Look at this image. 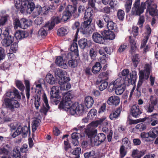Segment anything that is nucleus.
Returning a JSON list of instances; mask_svg holds the SVG:
<instances>
[{
    "label": "nucleus",
    "mask_w": 158,
    "mask_h": 158,
    "mask_svg": "<svg viewBox=\"0 0 158 158\" xmlns=\"http://www.w3.org/2000/svg\"><path fill=\"white\" fill-rule=\"evenodd\" d=\"M60 108L63 109L66 111H69L70 114L74 115L75 114L81 115L84 111V106L82 104H79L77 102L72 103L62 99L59 105Z\"/></svg>",
    "instance_id": "nucleus-1"
},
{
    "label": "nucleus",
    "mask_w": 158,
    "mask_h": 158,
    "mask_svg": "<svg viewBox=\"0 0 158 158\" xmlns=\"http://www.w3.org/2000/svg\"><path fill=\"white\" fill-rule=\"evenodd\" d=\"M5 95L9 98H6L4 100L6 108L12 110L14 108L19 107L20 105L18 102L13 99L14 98L19 99L21 98V96L17 89H14L13 91L9 90L5 94Z\"/></svg>",
    "instance_id": "nucleus-2"
},
{
    "label": "nucleus",
    "mask_w": 158,
    "mask_h": 158,
    "mask_svg": "<svg viewBox=\"0 0 158 158\" xmlns=\"http://www.w3.org/2000/svg\"><path fill=\"white\" fill-rule=\"evenodd\" d=\"M140 0H135L134 6L131 10L132 14L134 15H140L142 13L147 5V11L149 12V9H156L157 7L156 4L153 0H147L145 3H142L139 5Z\"/></svg>",
    "instance_id": "nucleus-3"
},
{
    "label": "nucleus",
    "mask_w": 158,
    "mask_h": 158,
    "mask_svg": "<svg viewBox=\"0 0 158 158\" xmlns=\"http://www.w3.org/2000/svg\"><path fill=\"white\" fill-rule=\"evenodd\" d=\"M71 87L70 84L68 82L64 83L59 87L58 86H54L51 89V95L53 98H55L57 99L60 98L59 95L60 88L63 90H67L70 89Z\"/></svg>",
    "instance_id": "nucleus-4"
},
{
    "label": "nucleus",
    "mask_w": 158,
    "mask_h": 158,
    "mask_svg": "<svg viewBox=\"0 0 158 158\" xmlns=\"http://www.w3.org/2000/svg\"><path fill=\"white\" fill-rule=\"evenodd\" d=\"M85 132L88 138L90 139L91 143L96 146L100 144L98 137L97 135H96L97 133V129L87 127L85 130Z\"/></svg>",
    "instance_id": "nucleus-5"
},
{
    "label": "nucleus",
    "mask_w": 158,
    "mask_h": 158,
    "mask_svg": "<svg viewBox=\"0 0 158 158\" xmlns=\"http://www.w3.org/2000/svg\"><path fill=\"white\" fill-rule=\"evenodd\" d=\"M15 131L11 132L10 135L13 138H15L17 136L22 134L23 137H26L27 134L30 133V129L29 127L25 126L23 127L20 125L16 129Z\"/></svg>",
    "instance_id": "nucleus-6"
},
{
    "label": "nucleus",
    "mask_w": 158,
    "mask_h": 158,
    "mask_svg": "<svg viewBox=\"0 0 158 158\" xmlns=\"http://www.w3.org/2000/svg\"><path fill=\"white\" fill-rule=\"evenodd\" d=\"M151 70V66L149 64H147L145 65L144 70L139 71V78L140 79L137 85L136 89L137 91L139 90L142 84V79L144 78L146 79L148 78Z\"/></svg>",
    "instance_id": "nucleus-7"
},
{
    "label": "nucleus",
    "mask_w": 158,
    "mask_h": 158,
    "mask_svg": "<svg viewBox=\"0 0 158 158\" xmlns=\"http://www.w3.org/2000/svg\"><path fill=\"white\" fill-rule=\"evenodd\" d=\"M10 29V27H6L3 33V35H5V37L2 41V44L3 46H9L13 41V37L9 35V32Z\"/></svg>",
    "instance_id": "nucleus-8"
},
{
    "label": "nucleus",
    "mask_w": 158,
    "mask_h": 158,
    "mask_svg": "<svg viewBox=\"0 0 158 158\" xmlns=\"http://www.w3.org/2000/svg\"><path fill=\"white\" fill-rule=\"evenodd\" d=\"M125 82L124 77H119L110 83L108 88V90L109 92H111L115 88L125 85Z\"/></svg>",
    "instance_id": "nucleus-9"
},
{
    "label": "nucleus",
    "mask_w": 158,
    "mask_h": 158,
    "mask_svg": "<svg viewBox=\"0 0 158 158\" xmlns=\"http://www.w3.org/2000/svg\"><path fill=\"white\" fill-rule=\"evenodd\" d=\"M35 7V4L32 2V0H29L27 2V4L22 6L20 9L18 10L22 13L26 11L27 13L30 14L34 9Z\"/></svg>",
    "instance_id": "nucleus-10"
},
{
    "label": "nucleus",
    "mask_w": 158,
    "mask_h": 158,
    "mask_svg": "<svg viewBox=\"0 0 158 158\" xmlns=\"http://www.w3.org/2000/svg\"><path fill=\"white\" fill-rule=\"evenodd\" d=\"M109 124V122L106 119V118L104 117L98 120L91 123L87 126V127L95 129L98 125H100L101 126H108Z\"/></svg>",
    "instance_id": "nucleus-11"
},
{
    "label": "nucleus",
    "mask_w": 158,
    "mask_h": 158,
    "mask_svg": "<svg viewBox=\"0 0 158 158\" xmlns=\"http://www.w3.org/2000/svg\"><path fill=\"white\" fill-rule=\"evenodd\" d=\"M73 42L71 45L70 48L72 52L68 53L67 55V56L69 57H70L72 59L73 58V56H79L77 45L76 43L77 41H75L73 40Z\"/></svg>",
    "instance_id": "nucleus-12"
},
{
    "label": "nucleus",
    "mask_w": 158,
    "mask_h": 158,
    "mask_svg": "<svg viewBox=\"0 0 158 158\" xmlns=\"http://www.w3.org/2000/svg\"><path fill=\"white\" fill-rule=\"evenodd\" d=\"M157 114H155L147 118H143L140 120V122H144L147 120L148 122L152 126H154L158 124V118L155 116Z\"/></svg>",
    "instance_id": "nucleus-13"
},
{
    "label": "nucleus",
    "mask_w": 158,
    "mask_h": 158,
    "mask_svg": "<svg viewBox=\"0 0 158 158\" xmlns=\"http://www.w3.org/2000/svg\"><path fill=\"white\" fill-rule=\"evenodd\" d=\"M43 97L44 103L42 107L41 108L40 110V111L41 112L43 113L46 115L50 107L48 104V100L46 94H44Z\"/></svg>",
    "instance_id": "nucleus-14"
},
{
    "label": "nucleus",
    "mask_w": 158,
    "mask_h": 158,
    "mask_svg": "<svg viewBox=\"0 0 158 158\" xmlns=\"http://www.w3.org/2000/svg\"><path fill=\"white\" fill-rule=\"evenodd\" d=\"M102 35L98 32L94 33L92 35L93 40L96 43L104 44L105 42V40L104 37Z\"/></svg>",
    "instance_id": "nucleus-15"
},
{
    "label": "nucleus",
    "mask_w": 158,
    "mask_h": 158,
    "mask_svg": "<svg viewBox=\"0 0 158 158\" xmlns=\"http://www.w3.org/2000/svg\"><path fill=\"white\" fill-rule=\"evenodd\" d=\"M12 149V146L10 144H3L0 147V155H7L9 154V151Z\"/></svg>",
    "instance_id": "nucleus-16"
},
{
    "label": "nucleus",
    "mask_w": 158,
    "mask_h": 158,
    "mask_svg": "<svg viewBox=\"0 0 158 158\" xmlns=\"http://www.w3.org/2000/svg\"><path fill=\"white\" fill-rule=\"evenodd\" d=\"M120 102L119 97L115 95L111 96L107 100L108 104L110 105L118 106Z\"/></svg>",
    "instance_id": "nucleus-17"
},
{
    "label": "nucleus",
    "mask_w": 158,
    "mask_h": 158,
    "mask_svg": "<svg viewBox=\"0 0 158 158\" xmlns=\"http://www.w3.org/2000/svg\"><path fill=\"white\" fill-rule=\"evenodd\" d=\"M80 23L78 22H76L74 23L73 26V30H76V34L75 35L74 39V41H76L77 40V34L80 30V31L82 32L83 34L86 33V32L84 30L83 31V28H80Z\"/></svg>",
    "instance_id": "nucleus-18"
},
{
    "label": "nucleus",
    "mask_w": 158,
    "mask_h": 158,
    "mask_svg": "<svg viewBox=\"0 0 158 158\" xmlns=\"http://www.w3.org/2000/svg\"><path fill=\"white\" fill-rule=\"evenodd\" d=\"M66 12L71 16L73 15L75 18H77L79 15V14H75V12L76 11L77 8L75 6L68 5L66 8Z\"/></svg>",
    "instance_id": "nucleus-19"
},
{
    "label": "nucleus",
    "mask_w": 158,
    "mask_h": 158,
    "mask_svg": "<svg viewBox=\"0 0 158 158\" xmlns=\"http://www.w3.org/2000/svg\"><path fill=\"white\" fill-rule=\"evenodd\" d=\"M148 39V36H143L141 43L140 48L143 49L144 52L148 51L150 48L148 45L147 44Z\"/></svg>",
    "instance_id": "nucleus-20"
},
{
    "label": "nucleus",
    "mask_w": 158,
    "mask_h": 158,
    "mask_svg": "<svg viewBox=\"0 0 158 158\" xmlns=\"http://www.w3.org/2000/svg\"><path fill=\"white\" fill-rule=\"evenodd\" d=\"M130 112L132 115L135 118H138L141 113V112L139 110V106L136 105H133L132 106Z\"/></svg>",
    "instance_id": "nucleus-21"
},
{
    "label": "nucleus",
    "mask_w": 158,
    "mask_h": 158,
    "mask_svg": "<svg viewBox=\"0 0 158 158\" xmlns=\"http://www.w3.org/2000/svg\"><path fill=\"white\" fill-rule=\"evenodd\" d=\"M60 19L58 16H56L52 17L50 22H48L46 25L49 26V28L52 29L55 24H58L60 22Z\"/></svg>",
    "instance_id": "nucleus-22"
},
{
    "label": "nucleus",
    "mask_w": 158,
    "mask_h": 158,
    "mask_svg": "<svg viewBox=\"0 0 158 158\" xmlns=\"http://www.w3.org/2000/svg\"><path fill=\"white\" fill-rule=\"evenodd\" d=\"M56 63L58 65L64 69H66L68 67L66 64V61L64 60L62 57L58 56L56 59Z\"/></svg>",
    "instance_id": "nucleus-23"
},
{
    "label": "nucleus",
    "mask_w": 158,
    "mask_h": 158,
    "mask_svg": "<svg viewBox=\"0 0 158 158\" xmlns=\"http://www.w3.org/2000/svg\"><path fill=\"white\" fill-rule=\"evenodd\" d=\"M48 27L49 26L46 25V23L45 25L43 27L41 28L38 31V36L42 38H44L45 37L47 34V31L52 29H51L49 28Z\"/></svg>",
    "instance_id": "nucleus-24"
},
{
    "label": "nucleus",
    "mask_w": 158,
    "mask_h": 158,
    "mask_svg": "<svg viewBox=\"0 0 158 158\" xmlns=\"http://www.w3.org/2000/svg\"><path fill=\"white\" fill-rule=\"evenodd\" d=\"M102 34L106 39L110 40H113L115 37L114 34L111 31L105 30L102 32Z\"/></svg>",
    "instance_id": "nucleus-25"
},
{
    "label": "nucleus",
    "mask_w": 158,
    "mask_h": 158,
    "mask_svg": "<svg viewBox=\"0 0 158 158\" xmlns=\"http://www.w3.org/2000/svg\"><path fill=\"white\" fill-rule=\"evenodd\" d=\"M129 41L131 45V50L130 52L133 54L135 52L137 49L136 46V42L132 36H129Z\"/></svg>",
    "instance_id": "nucleus-26"
},
{
    "label": "nucleus",
    "mask_w": 158,
    "mask_h": 158,
    "mask_svg": "<svg viewBox=\"0 0 158 158\" xmlns=\"http://www.w3.org/2000/svg\"><path fill=\"white\" fill-rule=\"evenodd\" d=\"M28 34L27 32L23 31H16L15 35V36L17 40L21 39L27 37Z\"/></svg>",
    "instance_id": "nucleus-27"
},
{
    "label": "nucleus",
    "mask_w": 158,
    "mask_h": 158,
    "mask_svg": "<svg viewBox=\"0 0 158 158\" xmlns=\"http://www.w3.org/2000/svg\"><path fill=\"white\" fill-rule=\"evenodd\" d=\"M94 102V100L92 97L88 96L85 97L84 103L87 108H91Z\"/></svg>",
    "instance_id": "nucleus-28"
},
{
    "label": "nucleus",
    "mask_w": 158,
    "mask_h": 158,
    "mask_svg": "<svg viewBox=\"0 0 158 158\" xmlns=\"http://www.w3.org/2000/svg\"><path fill=\"white\" fill-rule=\"evenodd\" d=\"M121 113V110L119 108H118L115 110L113 111L110 115V118L111 120L117 118L119 116Z\"/></svg>",
    "instance_id": "nucleus-29"
},
{
    "label": "nucleus",
    "mask_w": 158,
    "mask_h": 158,
    "mask_svg": "<svg viewBox=\"0 0 158 158\" xmlns=\"http://www.w3.org/2000/svg\"><path fill=\"white\" fill-rule=\"evenodd\" d=\"M74 97L73 93L71 91H69L64 94L62 99L69 102H71V99Z\"/></svg>",
    "instance_id": "nucleus-30"
},
{
    "label": "nucleus",
    "mask_w": 158,
    "mask_h": 158,
    "mask_svg": "<svg viewBox=\"0 0 158 158\" xmlns=\"http://www.w3.org/2000/svg\"><path fill=\"white\" fill-rule=\"evenodd\" d=\"M122 145L121 146H123L126 149H130L131 148V143L127 137L122 139Z\"/></svg>",
    "instance_id": "nucleus-31"
},
{
    "label": "nucleus",
    "mask_w": 158,
    "mask_h": 158,
    "mask_svg": "<svg viewBox=\"0 0 158 158\" xmlns=\"http://www.w3.org/2000/svg\"><path fill=\"white\" fill-rule=\"evenodd\" d=\"M46 80L48 83L53 85L56 82V79L53 75L50 73H48L46 77Z\"/></svg>",
    "instance_id": "nucleus-32"
},
{
    "label": "nucleus",
    "mask_w": 158,
    "mask_h": 158,
    "mask_svg": "<svg viewBox=\"0 0 158 158\" xmlns=\"http://www.w3.org/2000/svg\"><path fill=\"white\" fill-rule=\"evenodd\" d=\"M75 56H73V58H71L70 57H69L68 56V59L70 60L69 61V65L72 68H75L77 65V60L74 59V58L76 57Z\"/></svg>",
    "instance_id": "nucleus-33"
},
{
    "label": "nucleus",
    "mask_w": 158,
    "mask_h": 158,
    "mask_svg": "<svg viewBox=\"0 0 158 158\" xmlns=\"http://www.w3.org/2000/svg\"><path fill=\"white\" fill-rule=\"evenodd\" d=\"M29 0H15V5L17 9H20L22 6L27 4Z\"/></svg>",
    "instance_id": "nucleus-34"
},
{
    "label": "nucleus",
    "mask_w": 158,
    "mask_h": 158,
    "mask_svg": "<svg viewBox=\"0 0 158 158\" xmlns=\"http://www.w3.org/2000/svg\"><path fill=\"white\" fill-rule=\"evenodd\" d=\"M44 83V80L42 78L40 79L35 81L34 84L35 85L36 89H38L39 91H40L42 88L41 85Z\"/></svg>",
    "instance_id": "nucleus-35"
},
{
    "label": "nucleus",
    "mask_w": 158,
    "mask_h": 158,
    "mask_svg": "<svg viewBox=\"0 0 158 158\" xmlns=\"http://www.w3.org/2000/svg\"><path fill=\"white\" fill-rule=\"evenodd\" d=\"M93 15V11L91 8H88L85 10L84 16L85 19H91V17Z\"/></svg>",
    "instance_id": "nucleus-36"
},
{
    "label": "nucleus",
    "mask_w": 158,
    "mask_h": 158,
    "mask_svg": "<svg viewBox=\"0 0 158 158\" xmlns=\"http://www.w3.org/2000/svg\"><path fill=\"white\" fill-rule=\"evenodd\" d=\"M40 119L37 118L34 120L32 123V132H35L37 127L40 125Z\"/></svg>",
    "instance_id": "nucleus-37"
},
{
    "label": "nucleus",
    "mask_w": 158,
    "mask_h": 158,
    "mask_svg": "<svg viewBox=\"0 0 158 158\" xmlns=\"http://www.w3.org/2000/svg\"><path fill=\"white\" fill-rule=\"evenodd\" d=\"M101 68L102 67L100 63L97 62L92 68V72L94 73H97L99 72Z\"/></svg>",
    "instance_id": "nucleus-38"
},
{
    "label": "nucleus",
    "mask_w": 158,
    "mask_h": 158,
    "mask_svg": "<svg viewBox=\"0 0 158 158\" xmlns=\"http://www.w3.org/2000/svg\"><path fill=\"white\" fill-rule=\"evenodd\" d=\"M125 88L126 85H124L115 88L114 89H115V94L117 95H121L125 90Z\"/></svg>",
    "instance_id": "nucleus-39"
},
{
    "label": "nucleus",
    "mask_w": 158,
    "mask_h": 158,
    "mask_svg": "<svg viewBox=\"0 0 158 158\" xmlns=\"http://www.w3.org/2000/svg\"><path fill=\"white\" fill-rule=\"evenodd\" d=\"M143 154V152L136 149L133 151L132 156L134 158H140Z\"/></svg>",
    "instance_id": "nucleus-40"
},
{
    "label": "nucleus",
    "mask_w": 158,
    "mask_h": 158,
    "mask_svg": "<svg viewBox=\"0 0 158 158\" xmlns=\"http://www.w3.org/2000/svg\"><path fill=\"white\" fill-rule=\"evenodd\" d=\"M97 114V111L95 109H91L88 114L87 118L89 119H92Z\"/></svg>",
    "instance_id": "nucleus-41"
},
{
    "label": "nucleus",
    "mask_w": 158,
    "mask_h": 158,
    "mask_svg": "<svg viewBox=\"0 0 158 158\" xmlns=\"http://www.w3.org/2000/svg\"><path fill=\"white\" fill-rule=\"evenodd\" d=\"M55 73L56 77L60 78L65 76V75L66 74V72L60 69H56L55 71Z\"/></svg>",
    "instance_id": "nucleus-42"
},
{
    "label": "nucleus",
    "mask_w": 158,
    "mask_h": 158,
    "mask_svg": "<svg viewBox=\"0 0 158 158\" xmlns=\"http://www.w3.org/2000/svg\"><path fill=\"white\" fill-rule=\"evenodd\" d=\"M80 47L82 49H84L87 44V39L85 38L81 39L78 42Z\"/></svg>",
    "instance_id": "nucleus-43"
},
{
    "label": "nucleus",
    "mask_w": 158,
    "mask_h": 158,
    "mask_svg": "<svg viewBox=\"0 0 158 158\" xmlns=\"http://www.w3.org/2000/svg\"><path fill=\"white\" fill-rule=\"evenodd\" d=\"M150 137L156 138L158 135V127H154L149 131Z\"/></svg>",
    "instance_id": "nucleus-44"
},
{
    "label": "nucleus",
    "mask_w": 158,
    "mask_h": 158,
    "mask_svg": "<svg viewBox=\"0 0 158 158\" xmlns=\"http://www.w3.org/2000/svg\"><path fill=\"white\" fill-rule=\"evenodd\" d=\"M34 11L33 12V16L35 17L40 14H41L42 7L40 5H37L34 9Z\"/></svg>",
    "instance_id": "nucleus-45"
},
{
    "label": "nucleus",
    "mask_w": 158,
    "mask_h": 158,
    "mask_svg": "<svg viewBox=\"0 0 158 158\" xmlns=\"http://www.w3.org/2000/svg\"><path fill=\"white\" fill-rule=\"evenodd\" d=\"M68 32V30L66 28L62 27L58 30L57 34L60 36H63L67 34Z\"/></svg>",
    "instance_id": "nucleus-46"
},
{
    "label": "nucleus",
    "mask_w": 158,
    "mask_h": 158,
    "mask_svg": "<svg viewBox=\"0 0 158 158\" xmlns=\"http://www.w3.org/2000/svg\"><path fill=\"white\" fill-rule=\"evenodd\" d=\"M50 9H54V6H50L49 7L44 6L42 7L41 14L44 15H47Z\"/></svg>",
    "instance_id": "nucleus-47"
},
{
    "label": "nucleus",
    "mask_w": 158,
    "mask_h": 158,
    "mask_svg": "<svg viewBox=\"0 0 158 158\" xmlns=\"http://www.w3.org/2000/svg\"><path fill=\"white\" fill-rule=\"evenodd\" d=\"M129 71L128 69L123 70L121 73V75L123 77H125V80L126 81L130 80L129 75Z\"/></svg>",
    "instance_id": "nucleus-48"
},
{
    "label": "nucleus",
    "mask_w": 158,
    "mask_h": 158,
    "mask_svg": "<svg viewBox=\"0 0 158 158\" xmlns=\"http://www.w3.org/2000/svg\"><path fill=\"white\" fill-rule=\"evenodd\" d=\"M29 23V21L25 19H20V23L21 26L23 27L21 28L25 29L29 26V24L28 23Z\"/></svg>",
    "instance_id": "nucleus-49"
},
{
    "label": "nucleus",
    "mask_w": 158,
    "mask_h": 158,
    "mask_svg": "<svg viewBox=\"0 0 158 158\" xmlns=\"http://www.w3.org/2000/svg\"><path fill=\"white\" fill-rule=\"evenodd\" d=\"M10 63L5 62L2 64L0 66V69L5 71H8L10 69Z\"/></svg>",
    "instance_id": "nucleus-50"
},
{
    "label": "nucleus",
    "mask_w": 158,
    "mask_h": 158,
    "mask_svg": "<svg viewBox=\"0 0 158 158\" xmlns=\"http://www.w3.org/2000/svg\"><path fill=\"white\" fill-rule=\"evenodd\" d=\"M132 60L134 67L135 68L136 67L139 62V55L136 54L135 56H133Z\"/></svg>",
    "instance_id": "nucleus-51"
},
{
    "label": "nucleus",
    "mask_w": 158,
    "mask_h": 158,
    "mask_svg": "<svg viewBox=\"0 0 158 158\" xmlns=\"http://www.w3.org/2000/svg\"><path fill=\"white\" fill-rule=\"evenodd\" d=\"M144 109L147 112L151 113L153 111L154 106L148 103L144 106Z\"/></svg>",
    "instance_id": "nucleus-52"
},
{
    "label": "nucleus",
    "mask_w": 158,
    "mask_h": 158,
    "mask_svg": "<svg viewBox=\"0 0 158 158\" xmlns=\"http://www.w3.org/2000/svg\"><path fill=\"white\" fill-rule=\"evenodd\" d=\"M8 19L9 16L7 15L2 16L0 19V26L4 25Z\"/></svg>",
    "instance_id": "nucleus-53"
},
{
    "label": "nucleus",
    "mask_w": 158,
    "mask_h": 158,
    "mask_svg": "<svg viewBox=\"0 0 158 158\" xmlns=\"http://www.w3.org/2000/svg\"><path fill=\"white\" fill-rule=\"evenodd\" d=\"M70 80V79L69 77L64 76L60 78V79L58 83L60 86L64 83L67 82V81H69Z\"/></svg>",
    "instance_id": "nucleus-54"
},
{
    "label": "nucleus",
    "mask_w": 158,
    "mask_h": 158,
    "mask_svg": "<svg viewBox=\"0 0 158 158\" xmlns=\"http://www.w3.org/2000/svg\"><path fill=\"white\" fill-rule=\"evenodd\" d=\"M25 84L26 88V95L27 98L29 99L30 96L29 92L30 91L29 82L27 80H25Z\"/></svg>",
    "instance_id": "nucleus-55"
},
{
    "label": "nucleus",
    "mask_w": 158,
    "mask_h": 158,
    "mask_svg": "<svg viewBox=\"0 0 158 158\" xmlns=\"http://www.w3.org/2000/svg\"><path fill=\"white\" fill-rule=\"evenodd\" d=\"M107 26L109 30H116L117 28L115 25V24L112 21L107 23Z\"/></svg>",
    "instance_id": "nucleus-56"
},
{
    "label": "nucleus",
    "mask_w": 158,
    "mask_h": 158,
    "mask_svg": "<svg viewBox=\"0 0 158 158\" xmlns=\"http://www.w3.org/2000/svg\"><path fill=\"white\" fill-rule=\"evenodd\" d=\"M149 100L151 102V103L149 104L154 106H155L157 103V98L153 95H151V96Z\"/></svg>",
    "instance_id": "nucleus-57"
},
{
    "label": "nucleus",
    "mask_w": 158,
    "mask_h": 158,
    "mask_svg": "<svg viewBox=\"0 0 158 158\" xmlns=\"http://www.w3.org/2000/svg\"><path fill=\"white\" fill-rule=\"evenodd\" d=\"M125 15L124 12L122 10H119L117 12V16L118 19L121 20H123Z\"/></svg>",
    "instance_id": "nucleus-58"
},
{
    "label": "nucleus",
    "mask_w": 158,
    "mask_h": 158,
    "mask_svg": "<svg viewBox=\"0 0 158 158\" xmlns=\"http://www.w3.org/2000/svg\"><path fill=\"white\" fill-rule=\"evenodd\" d=\"M84 22L83 27L84 28V29L83 30V31H84L85 30V31L86 32V33L87 32V31L88 29L87 27L91 23L92 21V19H87Z\"/></svg>",
    "instance_id": "nucleus-59"
},
{
    "label": "nucleus",
    "mask_w": 158,
    "mask_h": 158,
    "mask_svg": "<svg viewBox=\"0 0 158 158\" xmlns=\"http://www.w3.org/2000/svg\"><path fill=\"white\" fill-rule=\"evenodd\" d=\"M109 5L112 9L117 8L118 6V2L116 0H111L110 2Z\"/></svg>",
    "instance_id": "nucleus-60"
},
{
    "label": "nucleus",
    "mask_w": 158,
    "mask_h": 158,
    "mask_svg": "<svg viewBox=\"0 0 158 158\" xmlns=\"http://www.w3.org/2000/svg\"><path fill=\"white\" fill-rule=\"evenodd\" d=\"M20 23V20H19L17 19H16L15 20L14 22V27L15 29H17L18 28H21L23 27V26H21Z\"/></svg>",
    "instance_id": "nucleus-61"
},
{
    "label": "nucleus",
    "mask_w": 158,
    "mask_h": 158,
    "mask_svg": "<svg viewBox=\"0 0 158 158\" xmlns=\"http://www.w3.org/2000/svg\"><path fill=\"white\" fill-rule=\"evenodd\" d=\"M18 48V44L16 43H14L10 46V52L15 53L17 50Z\"/></svg>",
    "instance_id": "nucleus-62"
},
{
    "label": "nucleus",
    "mask_w": 158,
    "mask_h": 158,
    "mask_svg": "<svg viewBox=\"0 0 158 158\" xmlns=\"http://www.w3.org/2000/svg\"><path fill=\"white\" fill-rule=\"evenodd\" d=\"M125 6L126 12L127 13H128L130 11L131 8V1L130 0H129L127 2Z\"/></svg>",
    "instance_id": "nucleus-63"
},
{
    "label": "nucleus",
    "mask_w": 158,
    "mask_h": 158,
    "mask_svg": "<svg viewBox=\"0 0 158 158\" xmlns=\"http://www.w3.org/2000/svg\"><path fill=\"white\" fill-rule=\"evenodd\" d=\"M21 156L20 152L17 149H14L12 152V156L15 158H18Z\"/></svg>",
    "instance_id": "nucleus-64"
}]
</instances>
